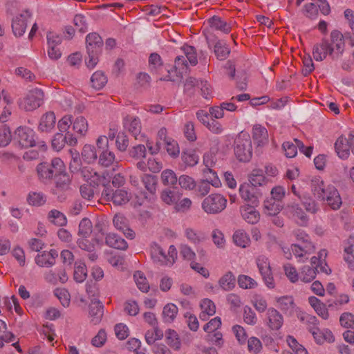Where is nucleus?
<instances>
[{
  "label": "nucleus",
  "instance_id": "f257e3e1",
  "mask_svg": "<svg viewBox=\"0 0 354 354\" xmlns=\"http://www.w3.org/2000/svg\"><path fill=\"white\" fill-rule=\"evenodd\" d=\"M66 169L64 162L59 158L52 159L50 162L39 163L36 168L39 180L44 183H48Z\"/></svg>",
  "mask_w": 354,
  "mask_h": 354
},
{
  "label": "nucleus",
  "instance_id": "f03ea898",
  "mask_svg": "<svg viewBox=\"0 0 354 354\" xmlns=\"http://www.w3.org/2000/svg\"><path fill=\"white\" fill-rule=\"evenodd\" d=\"M86 50L88 59H86V65L93 69L98 62V56L102 51L103 41L96 32L88 34L86 37Z\"/></svg>",
  "mask_w": 354,
  "mask_h": 354
},
{
  "label": "nucleus",
  "instance_id": "7ed1b4c3",
  "mask_svg": "<svg viewBox=\"0 0 354 354\" xmlns=\"http://www.w3.org/2000/svg\"><path fill=\"white\" fill-rule=\"evenodd\" d=\"M151 257L155 263L160 266H172L177 259V250L174 245L169 246L167 254L156 243L150 246Z\"/></svg>",
  "mask_w": 354,
  "mask_h": 354
},
{
  "label": "nucleus",
  "instance_id": "20e7f679",
  "mask_svg": "<svg viewBox=\"0 0 354 354\" xmlns=\"http://www.w3.org/2000/svg\"><path fill=\"white\" fill-rule=\"evenodd\" d=\"M234 154L243 162L250 160L252 156V145L250 136L247 133H241L234 142Z\"/></svg>",
  "mask_w": 354,
  "mask_h": 354
},
{
  "label": "nucleus",
  "instance_id": "39448f33",
  "mask_svg": "<svg viewBox=\"0 0 354 354\" xmlns=\"http://www.w3.org/2000/svg\"><path fill=\"white\" fill-rule=\"evenodd\" d=\"M44 94L41 89L35 88L30 90L27 95L21 100L19 106L26 111H32L37 109L44 102Z\"/></svg>",
  "mask_w": 354,
  "mask_h": 354
},
{
  "label": "nucleus",
  "instance_id": "423d86ee",
  "mask_svg": "<svg viewBox=\"0 0 354 354\" xmlns=\"http://www.w3.org/2000/svg\"><path fill=\"white\" fill-rule=\"evenodd\" d=\"M227 199L219 194H212L207 196L202 203L203 209L207 214H218L226 207Z\"/></svg>",
  "mask_w": 354,
  "mask_h": 354
},
{
  "label": "nucleus",
  "instance_id": "0eeeda50",
  "mask_svg": "<svg viewBox=\"0 0 354 354\" xmlns=\"http://www.w3.org/2000/svg\"><path fill=\"white\" fill-rule=\"evenodd\" d=\"M256 261L266 286L270 289H273L275 287V283L268 259L265 256H259Z\"/></svg>",
  "mask_w": 354,
  "mask_h": 354
},
{
  "label": "nucleus",
  "instance_id": "6e6552de",
  "mask_svg": "<svg viewBox=\"0 0 354 354\" xmlns=\"http://www.w3.org/2000/svg\"><path fill=\"white\" fill-rule=\"evenodd\" d=\"M55 178V186L52 189V193L53 195L57 196V198L60 201H62L65 199V197L63 196L62 193L66 192L70 189L71 179L69 174L66 172V169L64 170L63 172H61L60 174L57 175Z\"/></svg>",
  "mask_w": 354,
  "mask_h": 354
},
{
  "label": "nucleus",
  "instance_id": "1a4fd4ad",
  "mask_svg": "<svg viewBox=\"0 0 354 354\" xmlns=\"http://www.w3.org/2000/svg\"><path fill=\"white\" fill-rule=\"evenodd\" d=\"M187 71V61L184 55H179L175 58L173 69L168 70V75L160 80L175 81V77L180 79L184 73Z\"/></svg>",
  "mask_w": 354,
  "mask_h": 354
},
{
  "label": "nucleus",
  "instance_id": "9d476101",
  "mask_svg": "<svg viewBox=\"0 0 354 354\" xmlns=\"http://www.w3.org/2000/svg\"><path fill=\"white\" fill-rule=\"evenodd\" d=\"M35 132L26 127H19L15 131V136L21 147H32L35 145Z\"/></svg>",
  "mask_w": 354,
  "mask_h": 354
},
{
  "label": "nucleus",
  "instance_id": "9b49d317",
  "mask_svg": "<svg viewBox=\"0 0 354 354\" xmlns=\"http://www.w3.org/2000/svg\"><path fill=\"white\" fill-rule=\"evenodd\" d=\"M313 57L316 61H322L326 56L330 55L333 59H337L334 53V48L329 44V42L323 39L321 43L314 46L313 49Z\"/></svg>",
  "mask_w": 354,
  "mask_h": 354
},
{
  "label": "nucleus",
  "instance_id": "f8f14e48",
  "mask_svg": "<svg viewBox=\"0 0 354 354\" xmlns=\"http://www.w3.org/2000/svg\"><path fill=\"white\" fill-rule=\"evenodd\" d=\"M77 138L71 131H67L64 135L62 133H57L52 140V147L57 151L62 150L66 144L70 146H75L77 144Z\"/></svg>",
  "mask_w": 354,
  "mask_h": 354
},
{
  "label": "nucleus",
  "instance_id": "ddd939ff",
  "mask_svg": "<svg viewBox=\"0 0 354 354\" xmlns=\"http://www.w3.org/2000/svg\"><path fill=\"white\" fill-rule=\"evenodd\" d=\"M265 323L272 330H279L283 324V317L277 309L270 308L266 313Z\"/></svg>",
  "mask_w": 354,
  "mask_h": 354
},
{
  "label": "nucleus",
  "instance_id": "4468645a",
  "mask_svg": "<svg viewBox=\"0 0 354 354\" xmlns=\"http://www.w3.org/2000/svg\"><path fill=\"white\" fill-rule=\"evenodd\" d=\"M239 193L241 197L248 204L257 205L259 203V197L261 194L258 192L257 188L250 184L241 185L239 187Z\"/></svg>",
  "mask_w": 354,
  "mask_h": 354
},
{
  "label": "nucleus",
  "instance_id": "2eb2a0df",
  "mask_svg": "<svg viewBox=\"0 0 354 354\" xmlns=\"http://www.w3.org/2000/svg\"><path fill=\"white\" fill-rule=\"evenodd\" d=\"M322 201H326L327 205L333 210L339 209L342 204V198L335 186L328 185L326 194Z\"/></svg>",
  "mask_w": 354,
  "mask_h": 354
},
{
  "label": "nucleus",
  "instance_id": "dca6fc26",
  "mask_svg": "<svg viewBox=\"0 0 354 354\" xmlns=\"http://www.w3.org/2000/svg\"><path fill=\"white\" fill-rule=\"evenodd\" d=\"M252 138L257 147H263L268 144V132L261 124H254L252 129Z\"/></svg>",
  "mask_w": 354,
  "mask_h": 354
},
{
  "label": "nucleus",
  "instance_id": "f3484780",
  "mask_svg": "<svg viewBox=\"0 0 354 354\" xmlns=\"http://www.w3.org/2000/svg\"><path fill=\"white\" fill-rule=\"evenodd\" d=\"M286 209L291 217L299 225L306 226L308 223V217L299 204L287 205Z\"/></svg>",
  "mask_w": 354,
  "mask_h": 354
},
{
  "label": "nucleus",
  "instance_id": "a211bd4d",
  "mask_svg": "<svg viewBox=\"0 0 354 354\" xmlns=\"http://www.w3.org/2000/svg\"><path fill=\"white\" fill-rule=\"evenodd\" d=\"M31 17V14L28 11L16 16L12 21V29L13 34L16 37L22 36L26 29L27 20Z\"/></svg>",
  "mask_w": 354,
  "mask_h": 354
},
{
  "label": "nucleus",
  "instance_id": "6ab92c4d",
  "mask_svg": "<svg viewBox=\"0 0 354 354\" xmlns=\"http://www.w3.org/2000/svg\"><path fill=\"white\" fill-rule=\"evenodd\" d=\"M58 257L57 250L52 249L50 251H44L37 254L35 257V263L40 267L49 268L55 263V259Z\"/></svg>",
  "mask_w": 354,
  "mask_h": 354
},
{
  "label": "nucleus",
  "instance_id": "aec40b11",
  "mask_svg": "<svg viewBox=\"0 0 354 354\" xmlns=\"http://www.w3.org/2000/svg\"><path fill=\"white\" fill-rule=\"evenodd\" d=\"M115 227L122 232L127 238L132 239L135 236V232L129 227L128 220L122 214H115L113 219Z\"/></svg>",
  "mask_w": 354,
  "mask_h": 354
},
{
  "label": "nucleus",
  "instance_id": "412c9836",
  "mask_svg": "<svg viewBox=\"0 0 354 354\" xmlns=\"http://www.w3.org/2000/svg\"><path fill=\"white\" fill-rule=\"evenodd\" d=\"M335 150L339 158L342 160L348 159L351 151L349 138H346L343 136H339L335 143Z\"/></svg>",
  "mask_w": 354,
  "mask_h": 354
},
{
  "label": "nucleus",
  "instance_id": "4be33fe9",
  "mask_svg": "<svg viewBox=\"0 0 354 354\" xmlns=\"http://www.w3.org/2000/svg\"><path fill=\"white\" fill-rule=\"evenodd\" d=\"M329 44L334 48L336 59H339L344 50V35L338 30H333L330 33V43Z\"/></svg>",
  "mask_w": 354,
  "mask_h": 354
},
{
  "label": "nucleus",
  "instance_id": "5701e85b",
  "mask_svg": "<svg viewBox=\"0 0 354 354\" xmlns=\"http://www.w3.org/2000/svg\"><path fill=\"white\" fill-rule=\"evenodd\" d=\"M55 113L52 111L46 112L40 118L38 129L41 132L49 133L55 128Z\"/></svg>",
  "mask_w": 354,
  "mask_h": 354
},
{
  "label": "nucleus",
  "instance_id": "b1692460",
  "mask_svg": "<svg viewBox=\"0 0 354 354\" xmlns=\"http://www.w3.org/2000/svg\"><path fill=\"white\" fill-rule=\"evenodd\" d=\"M211 185L215 187H218L221 185V181L216 173H213L212 177L209 176V178L202 180L199 183L197 189L198 192L203 196L207 195L210 192Z\"/></svg>",
  "mask_w": 354,
  "mask_h": 354
},
{
  "label": "nucleus",
  "instance_id": "393cba45",
  "mask_svg": "<svg viewBox=\"0 0 354 354\" xmlns=\"http://www.w3.org/2000/svg\"><path fill=\"white\" fill-rule=\"evenodd\" d=\"M80 174L86 182L93 185H98L102 178L100 174L88 166L84 167L80 169Z\"/></svg>",
  "mask_w": 354,
  "mask_h": 354
},
{
  "label": "nucleus",
  "instance_id": "a878e982",
  "mask_svg": "<svg viewBox=\"0 0 354 354\" xmlns=\"http://www.w3.org/2000/svg\"><path fill=\"white\" fill-rule=\"evenodd\" d=\"M256 205L248 204L241 207V213L243 219L250 224L257 223L260 218L258 211L255 209Z\"/></svg>",
  "mask_w": 354,
  "mask_h": 354
},
{
  "label": "nucleus",
  "instance_id": "bb28decb",
  "mask_svg": "<svg viewBox=\"0 0 354 354\" xmlns=\"http://www.w3.org/2000/svg\"><path fill=\"white\" fill-rule=\"evenodd\" d=\"M124 127L137 139V136L141 132L140 120L137 117L127 115L124 119Z\"/></svg>",
  "mask_w": 354,
  "mask_h": 354
},
{
  "label": "nucleus",
  "instance_id": "cd10ccee",
  "mask_svg": "<svg viewBox=\"0 0 354 354\" xmlns=\"http://www.w3.org/2000/svg\"><path fill=\"white\" fill-rule=\"evenodd\" d=\"M106 244L111 248L125 250L128 248L127 241L115 233H109L105 237Z\"/></svg>",
  "mask_w": 354,
  "mask_h": 354
},
{
  "label": "nucleus",
  "instance_id": "c85d7f7f",
  "mask_svg": "<svg viewBox=\"0 0 354 354\" xmlns=\"http://www.w3.org/2000/svg\"><path fill=\"white\" fill-rule=\"evenodd\" d=\"M310 187L315 197L319 200L324 198V196L326 194L328 185H326L319 177H315L312 179Z\"/></svg>",
  "mask_w": 354,
  "mask_h": 354
},
{
  "label": "nucleus",
  "instance_id": "c756f323",
  "mask_svg": "<svg viewBox=\"0 0 354 354\" xmlns=\"http://www.w3.org/2000/svg\"><path fill=\"white\" fill-rule=\"evenodd\" d=\"M89 315L94 324H98L103 315V305L97 299L92 301L89 306Z\"/></svg>",
  "mask_w": 354,
  "mask_h": 354
},
{
  "label": "nucleus",
  "instance_id": "7c9ffc66",
  "mask_svg": "<svg viewBox=\"0 0 354 354\" xmlns=\"http://www.w3.org/2000/svg\"><path fill=\"white\" fill-rule=\"evenodd\" d=\"M181 194L178 190L166 188L160 192L161 200L167 205H175L181 196Z\"/></svg>",
  "mask_w": 354,
  "mask_h": 354
},
{
  "label": "nucleus",
  "instance_id": "2f4dec72",
  "mask_svg": "<svg viewBox=\"0 0 354 354\" xmlns=\"http://www.w3.org/2000/svg\"><path fill=\"white\" fill-rule=\"evenodd\" d=\"M209 26L216 30H220L223 33L227 34L231 31V26L226 21H223L218 16H213L207 20Z\"/></svg>",
  "mask_w": 354,
  "mask_h": 354
},
{
  "label": "nucleus",
  "instance_id": "473e14b6",
  "mask_svg": "<svg viewBox=\"0 0 354 354\" xmlns=\"http://www.w3.org/2000/svg\"><path fill=\"white\" fill-rule=\"evenodd\" d=\"M292 254L298 259V261L304 262L305 260L308 259V255L315 252V248H311L310 250H306L303 245L297 243L292 244L290 246Z\"/></svg>",
  "mask_w": 354,
  "mask_h": 354
},
{
  "label": "nucleus",
  "instance_id": "72a5a7b5",
  "mask_svg": "<svg viewBox=\"0 0 354 354\" xmlns=\"http://www.w3.org/2000/svg\"><path fill=\"white\" fill-rule=\"evenodd\" d=\"M218 284L220 287L225 291H230L235 287L236 279L234 275L231 271L227 272L222 276L219 281Z\"/></svg>",
  "mask_w": 354,
  "mask_h": 354
},
{
  "label": "nucleus",
  "instance_id": "f704fd0d",
  "mask_svg": "<svg viewBox=\"0 0 354 354\" xmlns=\"http://www.w3.org/2000/svg\"><path fill=\"white\" fill-rule=\"evenodd\" d=\"M48 220L57 226H65L67 224L66 216L59 210L52 209L48 214Z\"/></svg>",
  "mask_w": 354,
  "mask_h": 354
},
{
  "label": "nucleus",
  "instance_id": "c9c22d12",
  "mask_svg": "<svg viewBox=\"0 0 354 354\" xmlns=\"http://www.w3.org/2000/svg\"><path fill=\"white\" fill-rule=\"evenodd\" d=\"M142 182L146 189L152 195H155L157 186L158 178L156 176L150 174H143L142 176Z\"/></svg>",
  "mask_w": 354,
  "mask_h": 354
},
{
  "label": "nucleus",
  "instance_id": "e433bc0d",
  "mask_svg": "<svg viewBox=\"0 0 354 354\" xmlns=\"http://www.w3.org/2000/svg\"><path fill=\"white\" fill-rule=\"evenodd\" d=\"M91 83L93 88L96 90H100L107 83V77L102 71H97L92 75Z\"/></svg>",
  "mask_w": 354,
  "mask_h": 354
},
{
  "label": "nucleus",
  "instance_id": "4c0bfd02",
  "mask_svg": "<svg viewBox=\"0 0 354 354\" xmlns=\"http://www.w3.org/2000/svg\"><path fill=\"white\" fill-rule=\"evenodd\" d=\"M214 51L216 58L219 60L226 59L230 53V50L225 42L221 40H218L214 48Z\"/></svg>",
  "mask_w": 354,
  "mask_h": 354
},
{
  "label": "nucleus",
  "instance_id": "58836bf2",
  "mask_svg": "<svg viewBox=\"0 0 354 354\" xmlns=\"http://www.w3.org/2000/svg\"><path fill=\"white\" fill-rule=\"evenodd\" d=\"M294 234L297 241H298L297 244L304 245L307 251L311 250V248H315L314 244L310 240L309 235L303 230H296L294 232Z\"/></svg>",
  "mask_w": 354,
  "mask_h": 354
},
{
  "label": "nucleus",
  "instance_id": "ea45409f",
  "mask_svg": "<svg viewBox=\"0 0 354 354\" xmlns=\"http://www.w3.org/2000/svg\"><path fill=\"white\" fill-rule=\"evenodd\" d=\"M347 246L344 248V260L349 264V267L354 268V237L350 236L347 241Z\"/></svg>",
  "mask_w": 354,
  "mask_h": 354
},
{
  "label": "nucleus",
  "instance_id": "a19ab883",
  "mask_svg": "<svg viewBox=\"0 0 354 354\" xmlns=\"http://www.w3.org/2000/svg\"><path fill=\"white\" fill-rule=\"evenodd\" d=\"M131 198L130 194L124 189H118L112 196L111 201L115 205H122L127 203Z\"/></svg>",
  "mask_w": 354,
  "mask_h": 354
},
{
  "label": "nucleus",
  "instance_id": "79ce46f5",
  "mask_svg": "<svg viewBox=\"0 0 354 354\" xmlns=\"http://www.w3.org/2000/svg\"><path fill=\"white\" fill-rule=\"evenodd\" d=\"M167 344L176 351H178L181 346V342L178 333L171 329H169L165 333Z\"/></svg>",
  "mask_w": 354,
  "mask_h": 354
},
{
  "label": "nucleus",
  "instance_id": "37998d69",
  "mask_svg": "<svg viewBox=\"0 0 354 354\" xmlns=\"http://www.w3.org/2000/svg\"><path fill=\"white\" fill-rule=\"evenodd\" d=\"M234 243L239 247L246 248L250 243L249 236L242 230H236L232 236Z\"/></svg>",
  "mask_w": 354,
  "mask_h": 354
},
{
  "label": "nucleus",
  "instance_id": "c03bdc74",
  "mask_svg": "<svg viewBox=\"0 0 354 354\" xmlns=\"http://www.w3.org/2000/svg\"><path fill=\"white\" fill-rule=\"evenodd\" d=\"M276 301L278 304V307L283 313H287L288 311L292 310L295 308V304L294 299L291 296L280 297L277 298Z\"/></svg>",
  "mask_w": 354,
  "mask_h": 354
},
{
  "label": "nucleus",
  "instance_id": "a18cd8bd",
  "mask_svg": "<svg viewBox=\"0 0 354 354\" xmlns=\"http://www.w3.org/2000/svg\"><path fill=\"white\" fill-rule=\"evenodd\" d=\"M87 277V268L84 263L75 262L73 278L77 283L83 282Z\"/></svg>",
  "mask_w": 354,
  "mask_h": 354
},
{
  "label": "nucleus",
  "instance_id": "49530a36",
  "mask_svg": "<svg viewBox=\"0 0 354 354\" xmlns=\"http://www.w3.org/2000/svg\"><path fill=\"white\" fill-rule=\"evenodd\" d=\"M82 157L88 163L95 161L97 158V154L95 147L91 145H85L82 151Z\"/></svg>",
  "mask_w": 354,
  "mask_h": 354
},
{
  "label": "nucleus",
  "instance_id": "de8ad7c7",
  "mask_svg": "<svg viewBox=\"0 0 354 354\" xmlns=\"http://www.w3.org/2000/svg\"><path fill=\"white\" fill-rule=\"evenodd\" d=\"M267 179L261 169H254L250 176V185L257 188V186H261L266 184Z\"/></svg>",
  "mask_w": 354,
  "mask_h": 354
},
{
  "label": "nucleus",
  "instance_id": "09e8293b",
  "mask_svg": "<svg viewBox=\"0 0 354 354\" xmlns=\"http://www.w3.org/2000/svg\"><path fill=\"white\" fill-rule=\"evenodd\" d=\"M216 162V154L213 152H207L203 156V164L206 169H204L203 172L207 176V174L213 175L215 173L212 169Z\"/></svg>",
  "mask_w": 354,
  "mask_h": 354
},
{
  "label": "nucleus",
  "instance_id": "8fccbe9b",
  "mask_svg": "<svg viewBox=\"0 0 354 354\" xmlns=\"http://www.w3.org/2000/svg\"><path fill=\"white\" fill-rule=\"evenodd\" d=\"M317 272H319V271L316 270L314 268H311L309 266H304L300 270L299 278L304 282H310L315 278Z\"/></svg>",
  "mask_w": 354,
  "mask_h": 354
},
{
  "label": "nucleus",
  "instance_id": "3c124183",
  "mask_svg": "<svg viewBox=\"0 0 354 354\" xmlns=\"http://www.w3.org/2000/svg\"><path fill=\"white\" fill-rule=\"evenodd\" d=\"M27 201L29 205L39 207L46 203V196L42 192H30Z\"/></svg>",
  "mask_w": 354,
  "mask_h": 354
},
{
  "label": "nucleus",
  "instance_id": "603ef678",
  "mask_svg": "<svg viewBox=\"0 0 354 354\" xmlns=\"http://www.w3.org/2000/svg\"><path fill=\"white\" fill-rule=\"evenodd\" d=\"M151 84L150 76L143 72L137 74L134 86L136 89H147Z\"/></svg>",
  "mask_w": 354,
  "mask_h": 354
},
{
  "label": "nucleus",
  "instance_id": "864d4df0",
  "mask_svg": "<svg viewBox=\"0 0 354 354\" xmlns=\"http://www.w3.org/2000/svg\"><path fill=\"white\" fill-rule=\"evenodd\" d=\"M178 307L174 304H167L162 310V315L165 322H172L178 314Z\"/></svg>",
  "mask_w": 354,
  "mask_h": 354
},
{
  "label": "nucleus",
  "instance_id": "5fc2aeb1",
  "mask_svg": "<svg viewBox=\"0 0 354 354\" xmlns=\"http://www.w3.org/2000/svg\"><path fill=\"white\" fill-rule=\"evenodd\" d=\"M181 159L186 166L194 167L198 162L199 157L194 151L188 150L182 153Z\"/></svg>",
  "mask_w": 354,
  "mask_h": 354
},
{
  "label": "nucleus",
  "instance_id": "6e6d98bb",
  "mask_svg": "<svg viewBox=\"0 0 354 354\" xmlns=\"http://www.w3.org/2000/svg\"><path fill=\"white\" fill-rule=\"evenodd\" d=\"M115 156L113 152L106 149L102 151L99 155V164L103 167L111 166L115 161Z\"/></svg>",
  "mask_w": 354,
  "mask_h": 354
},
{
  "label": "nucleus",
  "instance_id": "4d7b16f0",
  "mask_svg": "<svg viewBox=\"0 0 354 354\" xmlns=\"http://www.w3.org/2000/svg\"><path fill=\"white\" fill-rule=\"evenodd\" d=\"M93 225L90 219L84 218L79 224L78 234L84 238L88 237L92 233Z\"/></svg>",
  "mask_w": 354,
  "mask_h": 354
},
{
  "label": "nucleus",
  "instance_id": "13d9d810",
  "mask_svg": "<svg viewBox=\"0 0 354 354\" xmlns=\"http://www.w3.org/2000/svg\"><path fill=\"white\" fill-rule=\"evenodd\" d=\"M133 278L137 287L143 292H147L149 290V285L143 272L136 271L133 274Z\"/></svg>",
  "mask_w": 354,
  "mask_h": 354
},
{
  "label": "nucleus",
  "instance_id": "bf43d9fd",
  "mask_svg": "<svg viewBox=\"0 0 354 354\" xmlns=\"http://www.w3.org/2000/svg\"><path fill=\"white\" fill-rule=\"evenodd\" d=\"M72 129L81 136L84 135L88 131L86 120L82 116L77 117L73 122Z\"/></svg>",
  "mask_w": 354,
  "mask_h": 354
},
{
  "label": "nucleus",
  "instance_id": "052dcab7",
  "mask_svg": "<svg viewBox=\"0 0 354 354\" xmlns=\"http://www.w3.org/2000/svg\"><path fill=\"white\" fill-rule=\"evenodd\" d=\"M272 199L264 201V212L269 216H276L281 211V206Z\"/></svg>",
  "mask_w": 354,
  "mask_h": 354
},
{
  "label": "nucleus",
  "instance_id": "680f3d73",
  "mask_svg": "<svg viewBox=\"0 0 354 354\" xmlns=\"http://www.w3.org/2000/svg\"><path fill=\"white\" fill-rule=\"evenodd\" d=\"M147 343L149 345L153 344L156 340L163 337V332L159 328H153V330H148L145 335Z\"/></svg>",
  "mask_w": 354,
  "mask_h": 354
},
{
  "label": "nucleus",
  "instance_id": "e2e57ef3",
  "mask_svg": "<svg viewBox=\"0 0 354 354\" xmlns=\"http://www.w3.org/2000/svg\"><path fill=\"white\" fill-rule=\"evenodd\" d=\"M161 181L164 185H174L178 181L175 172L171 169H165L161 174Z\"/></svg>",
  "mask_w": 354,
  "mask_h": 354
},
{
  "label": "nucleus",
  "instance_id": "0e129e2a",
  "mask_svg": "<svg viewBox=\"0 0 354 354\" xmlns=\"http://www.w3.org/2000/svg\"><path fill=\"white\" fill-rule=\"evenodd\" d=\"M286 342L295 354H308L305 347L300 344L293 336L288 335Z\"/></svg>",
  "mask_w": 354,
  "mask_h": 354
},
{
  "label": "nucleus",
  "instance_id": "69168bd1",
  "mask_svg": "<svg viewBox=\"0 0 354 354\" xmlns=\"http://www.w3.org/2000/svg\"><path fill=\"white\" fill-rule=\"evenodd\" d=\"M237 281L239 287L243 289H252L257 286V282L254 279L245 274H240Z\"/></svg>",
  "mask_w": 354,
  "mask_h": 354
},
{
  "label": "nucleus",
  "instance_id": "338daca9",
  "mask_svg": "<svg viewBox=\"0 0 354 354\" xmlns=\"http://www.w3.org/2000/svg\"><path fill=\"white\" fill-rule=\"evenodd\" d=\"M178 181L180 187L186 190H193L196 186L194 178L187 175H181L178 178Z\"/></svg>",
  "mask_w": 354,
  "mask_h": 354
},
{
  "label": "nucleus",
  "instance_id": "774afa93",
  "mask_svg": "<svg viewBox=\"0 0 354 354\" xmlns=\"http://www.w3.org/2000/svg\"><path fill=\"white\" fill-rule=\"evenodd\" d=\"M252 302L255 309L259 312H264L268 306L266 299L261 295L256 294L253 296Z\"/></svg>",
  "mask_w": 354,
  "mask_h": 354
}]
</instances>
